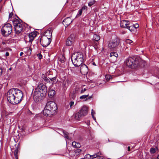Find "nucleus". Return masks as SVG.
Listing matches in <instances>:
<instances>
[{
	"label": "nucleus",
	"instance_id": "f257e3e1",
	"mask_svg": "<svg viewBox=\"0 0 159 159\" xmlns=\"http://www.w3.org/2000/svg\"><path fill=\"white\" fill-rule=\"evenodd\" d=\"M22 92L18 89H10L7 93V98L8 102L13 104H17L22 100Z\"/></svg>",
	"mask_w": 159,
	"mask_h": 159
},
{
	"label": "nucleus",
	"instance_id": "f03ea898",
	"mask_svg": "<svg viewBox=\"0 0 159 159\" xmlns=\"http://www.w3.org/2000/svg\"><path fill=\"white\" fill-rule=\"evenodd\" d=\"M47 88L43 83H39L33 92V98L36 102H38L41 98L46 95Z\"/></svg>",
	"mask_w": 159,
	"mask_h": 159
},
{
	"label": "nucleus",
	"instance_id": "7ed1b4c3",
	"mask_svg": "<svg viewBox=\"0 0 159 159\" xmlns=\"http://www.w3.org/2000/svg\"><path fill=\"white\" fill-rule=\"evenodd\" d=\"M57 109V105L54 102H48L43 110V114L46 116H51L55 115Z\"/></svg>",
	"mask_w": 159,
	"mask_h": 159
},
{
	"label": "nucleus",
	"instance_id": "20e7f679",
	"mask_svg": "<svg viewBox=\"0 0 159 159\" xmlns=\"http://www.w3.org/2000/svg\"><path fill=\"white\" fill-rule=\"evenodd\" d=\"M84 57L81 52H77L73 53L71 57L72 62L75 67L80 66L84 62Z\"/></svg>",
	"mask_w": 159,
	"mask_h": 159
},
{
	"label": "nucleus",
	"instance_id": "39448f33",
	"mask_svg": "<svg viewBox=\"0 0 159 159\" xmlns=\"http://www.w3.org/2000/svg\"><path fill=\"white\" fill-rule=\"evenodd\" d=\"M88 111V107L85 106H83L78 112L74 114V118L76 120H79L81 118L87 115Z\"/></svg>",
	"mask_w": 159,
	"mask_h": 159
},
{
	"label": "nucleus",
	"instance_id": "423d86ee",
	"mask_svg": "<svg viewBox=\"0 0 159 159\" xmlns=\"http://www.w3.org/2000/svg\"><path fill=\"white\" fill-rule=\"evenodd\" d=\"M2 35L4 36H8L11 33L12 27L11 24L8 23L3 26L1 30Z\"/></svg>",
	"mask_w": 159,
	"mask_h": 159
},
{
	"label": "nucleus",
	"instance_id": "0eeeda50",
	"mask_svg": "<svg viewBox=\"0 0 159 159\" xmlns=\"http://www.w3.org/2000/svg\"><path fill=\"white\" fill-rule=\"evenodd\" d=\"M13 23L14 26L16 33V34H20L22 30L23 27L22 24L17 19L13 20Z\"/></svg>",
	"mask_w": 159,
	"mask_h": 159
},
{
	"label": "nucleus",
	"instance_id": "6e6552de",
	"mask_svg": "<svg viewBox=\"0 0 159 159\" xmlns=\"http://www.w3.org/2000/svg\"><path fill=\"white\" fill-rule=\"evenodd\" d=\"M126 63L127 66L129 67H132V66H134V67L135 66H134L137 65L138 63L136 60V58L135 57H130L128 58L126 60Z\"/></svg>",
	"mask_w": 159,
	"mask_h": 159
},
{
	"label": "nucleus",
	"instance_id": "1a4fd4ad",
	"mask_svg": "<svg viewBox=\"0 0 159 159\" xmlns=\"http://www.w3.org/2000/svg\"><path fill=\"white\" fill-rule=\"evenodd\" d=\"M119 43V40L117 39L110 40L108 43V47L109 48L114 50L117 47Z\"/></svg>",
	"mask_w": 159,
	"mask_h": 159
},
{
	"label": "nucleus",
	"instance_id": "9d476101",
	"mask_svg": "<svg viewBox=\"0 0 159 159\" xmlns=\"http://www.w3.org/2000/svg\"><path fill=\"white\" fill-rule=\"evenodd\" d=\"M51 41V39H49L46 37H42L40 40V42L43 47L48 46Z\"/></svg>",
	"mask_w": 159,
	"mask_h": 159
},
{
	"label": "nucleus",
	"instance_id": "9b49d317",
	"mask_svg": "<svg viewBox=\"0 0 159 159\" xmlns=\"http://www.w3.org/2000/svg\"><path fill=\"white\" fill-rule=\"evenodd\" d=\"M80 66V72L83 75H86L88 72V69L87 66L84 64H82Z\"/></svg>",
	"mask_w": 159,
	"mask_h": 159
},
{
	"label": "nucleus",
	"instance_id": "f8f14e48",
	"mask_svg": "<svg viewBox=\"0 0 159 159\" xmlns=\"http://www.w3.org/2000/svg\"><path fill=\"white\" fill-rule=\"evenodd\" d=\"M75 41V38L74 35H71L67 39L66 41V45L67 46H70Z\"/></svg>",
	"mask_w": 159,
	"mask_h": 159
},
{
	"label": "nucleus",
	"instance_id": "ddd939ff",
	"mask_svg": "<svg viewBox=\"0 0 159 159\" xmlns=\"http://www.w3.org/2000/svg\"><path fill=\"white\" fill-rule=\"evenodd\" d=\"M101 154V152H100L95 153L93 155H91L90 154H87L84 156L85 159H93L99 156Z\"/></svg>",
	"mask_w": 159,
	"mask_h": 159
},
{
	"label": "nucleus",
	"instance_id": "4468645a",
	"mask_svg": "<svg viewBox=\"0 0 159 159\" xmlns=\"http://www.w3.org/2000/svg\"><path fill=\"white\" fill-rule=\"evenodd\" d=\"M52 29L51 28H49L45 32L43 36L42 37H46L49 39H51L52 36Z\"/></svg>",
	"mask_w": 159,
	"mask_h": 159
},
{
	"label": "nucleus",
	"instance_id": "2eb2a0df",
	"mask_svg": "<svg viewBox=\"0 0 159 159\" xmlns=\"http://www.w3.org/2000/svg\"><path fill=\"white\" fill-rule=\"evenodd\" d=\"M129 25V22L126 20H123L120 22V26L122 28H127Z\"/></svg>",
	"mask_w": 159,
	"mask_h": 159
},
{
	"label": "nucleus",
	"instance_id": "dca6fc26",
	"mask_svg": "<svg viewBox=\"0 0 159 159\" xmlns=\"http://www.w3.org/2000/svg\"><path fill=\"white\" fill-rule=\"evenodd\" d=\"M37 35L36 32H33L30 33L28 35L29 39V42L31 43L32 41L33 40L34 38Z\"/></svg>",
	"mask_w": 159,
	"mask_h": 159
},
{
	"label": "nucleus",
	"instance_id": "f3484780",
	"mask_svg": "<svg viewBox=\"0 0 159 159\" xmlns=\"http://www.w3.org/2000/svg\"><path fill=\"white\" fill-rule=\"evenodd\" d=\"M73 20L71 19L70 17H68L65 19L63 21V23L67 26H68L71 23Z\"/></svg>",
	"mask_w": 159,
	"mask_h": 159
},
{
	"label": "nucleus",
	"instance_id": "a211bd4d",
	"mask_svg": "<svg viewBox=\"0 0 159 159\" xmlns=\"http://www.w3.org/2000/svg\"><path fill=\"white\" fill-rule=\"evenodd\" d=\"M72 145L74 148H79L80 147V144L79 143H77L75 142H72Z\"/></svg>",
	"mask_w": 159,
	"mask_h": 159
},
{
	"label": "nucleus",
	"instance_id": "6ab92c4d",
	"mask_svg": "<svg viewBox=\"0 0 159 159\" xmlns=\"http://www.w3.org/2000/svg\"><path fill=\"white\" fill-rule=\"evenodd\" d=\"M93 39L94 40L98 41L100 39V37L99 35L95 34L93 36Z\"/></svg>",
	"mask_w": 159,
	"mask_h": 159
},
{
	"label": "nucleus",
	"instance_id": "aec40b11",
	"mask_svg": "<svg viewBox=\"0 0 159 159\" xmlns=\"http://www.w3.org/2000/svg\"><path fill=\"white\" fill-rule=\"evenodd\" d=\"M55 94V91L54 90H51L48 92V95L51 97H52Z\"/></svg>",
	"mask_w": 159,
	"mask_h": 159
},
{
	"label": "nucleus",
	"instance_id": "412c9836",
	"mask_svg": "<svg viewBox=\"0 0 159 159\" xmlns=\"http://www.w3.org/2000/svg\"><path fill=\"white\" fill-rule=\"evenodd\" d=\"M43 79L45 80L46 82L48 83H50L51 81L52 80V79H53V78L52 79H50L46 77H45V76H44L42 77Z\"/></svg>",
	"mask_w": 159,
	"mask_h": 159
},
{
	"label": "nucleus",
	"instance_id": "4be33fe9",
	"mask_svg": "<svg viewBox=\"0 0 159 159\" xmlns=\"http://www.w3.org/2000/svg\"><path fill=\"white\" fill-rule=\"evenodd\" d=\"M18 150L17 148L14 151V156L16 159H18Z\"/></svg>",
	"mask_w": 159,
	"mask_h": 159
},
{
	"label": "nucleus",
	"instance_id": "5701e85b",
	"mask_svg": "<svg viewBox=\"0 0 159 159\" xmlns=\"http://www.w3.org/2000/svg\"><path fill=\"white\" fill-rule=\"evenodd\" d=\"M110 57L114 56L116 57H118V54L117 53L115 52H112L110 54Z\"/></svg>",
	"mask_w": 159,
	"mask_h": 159
},
{
	"label": "nucleus",
	"instance_id": "b1692460",
	"mask_svg": "<svg viewBox=\"0 0 159 159\" xmlns=\"http://www.w3.org/2000/svg\"><path fill=\"white\" fill-rule=\"evenodd\" d=\"M128 28L130 31L132 32L135 30L134 27L133 25L129 26L128 25Z\"/></svg>",
	"mask_w": 159,
	"mask_h": 159
},
{
	"label": "nucleus",
	"instance_id": "393cba45",
	"mask_svg": "<svg viewBox=\"0 0 159 159\" xmlns=\"http://www.w3.org/2000/svg\"><path fill=\"white\" fill-rule=\"evenodd\" d=\"M95 1L94 0H91L88 3V6L89 7L93 5L95 3Z\"/></svg>",
	"mask_w": 159,
	"mask_h": 159
},
{
	"label": "nucleus",
	"instance_id": "a878e982",
	"mask_svg": "<svg viewBox=\"0 0 159 159\" xmlns=\"http://www.w3.org/2000/svg\"><path fill=\"white\" fill-rule=\"evenodd\" d=\"M81 151V150L80 149H77L75 151V154L76 156H78L79 155L80 152Z\"/></svg>",
	"mask_w": 159,
	"mask_h": 159
},
{
	"label": "nucleus",
	"instance_id": "bb28decb",
	"mask_svg": "<svg viewBox=\"0 0 159 159\" xmlns=\"http://www.w3.org/2000/svg\"><path fill=\"white\" fill-rule=\"evenodd\" d=\"M105 78L107 81H109L110 79L112 78L111 76L109 75H106L105 76Z\"/></svg>",
	"mask_w": 159,
	"mask_h": 159
},
{
	"label": "nucleus",
	"instance_id": "cd10ccee",
	"mask_svg": "<svg viewBox=\"0 0 159 159\" xmlns=\"http://www.w3.org/2000/svg\"><path fill=\"white\" fill-rule=\"evenodd\" d=\"M83 11H82V10H81L80 9L78 11V13L77 14L76 16V17H78L80 16H81L82 14Z\"/></svg>",
	"mask_w": 159,
	"mask_h": 159
},
{
	"label": "nucleus",
	"instance_id": "c85d7f7f",
	"mask_svg": "<svg viewBox=\"0 0 159 159\" xmlns=\"http://www.w3.org/2000/svg\"><path fill=\"white\" fill-rule=\"evenodd\" d=\"M89 94L88 95H84L81 96L80 98L81 99L87 98L88 97Z\"/></svg>",
	"mask_w": 159,
	"mask_h": 159
},
{
	"label": "nucleus",
	"instance_id": "c756f323",
	"mask_svg": "<svg viewBox=\"0 0 159 159\" xmlns=\"http://www.w3.org/2000/svg\"><path fill=\"white\" fill-rule=\"evenodd\" d=\"M65 60V57L64 56H62L61 58L60 59L59 61L61 62L62 63H64Z\"/></svg>",
	"mask_w": 159,
	"mask_h": 159
},
{
	"label": "nucleus",
	"instance_id": "7c9ffc66",
	"mask_svg": "<svg viewBox=\"0 0 159 159\" xmlns=\"http://www.w3.org/2000/svg\"><path fill=\"white\" fill-rule=\"evenodd\" d=\"M125 42L127 43L130 44L133 43V41L131 40L127 39L125 40Z\"/></svg>",
	"mask_w": 159,
	"mask_h": 159
},
{
	"label": "nucleus",
	"instance_id": "2f4dec72",
	"mask_svg": "<svg viewBox=\"0 0 159 159\" xmlns=\"http://www.w3.org/2000/svg\"><path fill=\"white\" fill-rule=\"evenodd\" d=\"M65 138L69 139V137L68 136V133L66 132H63Z\"/></svg>",
	"mask_w": 159,
	"mask_h": 159
},
{
	"label": "nucleus",
	"instance_id": "473e14b6",
	"mask_svg": "<svg viewBox=\"0 0 159 159\" xmlns=\"http://www.w3.org/2000/svg\"><path fill=\"white\" fill-rule=\"evenodd\" d=\"M150 151L151 153H153L155 152L156 151L154 148H152L150 149Z\"/></svg>",
	"mask_w": 159,
	"mask_h": 159
},
{
	"label": "nucleus",
	"instance_id": "72a5a7b5",
	"mask_svg": "<svg viewBox=\"0 0 159 159\" xmlns=\"http://www.w3.org/2000/svg\"><path fill=\"white\" fill-rule=\"evenodd\" d=\"M91 115H92L93 118V119L94 120H96V118L94 117V116L93 115L94 114H95V113L94 112H93V109L92 110V111H91Z\"/></svg>",
	"mask_w": 159,
	"mask_h": 159
},
{
	"label": "nucleus",
	"instance_id": "f704fd0d",
	"mask_svg": "<svg viewBox=\"0 0 159 159\" xmlns=\"http://www.w3.org/2000/svg\"><path fill=\"white\" fill-rule=\"evenodd\" d=\"M74 102L73 101H71L69 103V105L70 106V108H72L73 107L74 105Z\"/></svg>",
	"mask_w": 159,
	"mask_h": 159
},
{
	"label": "nucleus",
	"instance_id": "c9c22d12",
	"mask_svg": "<svg viewBox=\"0 0 159 159\" xmlns=\"http://www.w3.org/2000/svg\"><path fill=\"white\" fill-rule=\"evenodd\" d=\"M133 25L134 27L135 30L136 28H138L139 26V24L137 23L135 24V25Z\"/></svg>",
	"mask_w": 159,
	"mask_h": 159
},
{
	"label": "nucleus",
	"instance_id": "e433bc0d",
	"mask_svg": "<svg viewBox=\"0 0 159 159\" xmlns=\"http://www.w3.org/2000/svg\"><path fill=\"white\" fill-rule=\"evenodd\" d=\"M25 49H26L27 50H28V52L30 54V53L31 52V49L30 48H25Z\"/></svg>",
	"mask_w": 159,
	"mask_h": 159
},
{
	"label": "nucleus",
	"instance_id": "4c0bfd02",
	"mask_svg": "<svg viewBox=\"0 0 159 159\" xmlns=\"http://www.w3.org/2000/svg\"><path fill=\"white\" fill-rule=\"evenodd\" d=\"M101 155L102 154L98 157H96L97 158V159H105L102 156H101Z\"/></svg>",
	"mask_w": 159,
	"mask_h": 159
},
{
	"label": "nucleus",
	"instance_id": "58836bf2",
	"mask_svg": "<svg viewBox=\"0 0 159 159\" xmlns=\"http://www.w3.org/2000/svg\"><path fill=\"white\" fill-rule=\"evenodd\" d=\"M87 9V7L85 6H84L82 8L81 10L83 11V10H86Z\"/></svg>",
	"mask_w": 159,
	"mask_h": 159
},
{
	"label": "nucleus",
	"instance_id": "ea45409f",
	"mask_svg": "<svg viewBox=\"0 0 159 159\" xmlns=\"http://www.w3.org/2000/svg\"><path fill=\"white\" fill-rule=\"evenodd\" d=\"M86 90V89L84 88V89H82L81 90V91H80V93H83Z\"/></svg>",
	"mask_w": 159,
	"mask_h": 159
},
{
	"label": "nucleus",
	"instance_id": "a19ab883",
	"mask_svg": "<svg viewBox=\"0 0 159 159\" xmlns=\"http://www.w3.org/2000/svg\"><path fill=\"white\" fill-rule=\"evenodd\" d=\"M13 15V13H10L9 14V19H10L11 18V17H12V16Z\"/></svg>",
	"mask_w": 159,
	"mask_h": 159
},
{
	"label": "nucleus",
	"instance_id": "79ce46f5",
	"mask_svg": "<svg viewBox=\"0 0 159 159\" xmlns=\"http://www.w3.org/2000/svg\"><path fill=\"white\" fill-rule=\"evenodd\" d=\"M2 70L1 68L0 67V76L2 75Z\"/></svg>",
	"mask_w": 159,
	"mask_h": 159
},
{
	"label": "nucleus",
	"instance_id": "37998d69",
	"mask_svg": "<svg viewBox=\"0 0 159 159\" xmlns=\"http://www.w3.org/2000/svg\"><path fill=\"white\" fill-rule=\"evenodd\" d=\"M38 56L39 59H41L42 58V55L40 54H38Z\"/></svg>",
	"mask_w": 159,
	"mask_h": 159
},
{
	"label": "nucleus",
	"instance_id": "c03bdc74",
	"mask_svg": "<svg viewBox=\"0 0 159 159\" xmlns=\"http://www.w3.org/2000/svg\"><path fill=\"white\" fill-rule=\"evenodd\" d=\"M9 53L8 52H6L5 54V56L6 57H8L9 56Z\"/></svg>",
	"mask_w": 159,
	"mask_h": 159
},
{
	"label": "nucleus",
	"instance_id": "a18cd8bd",
	"mask_svg": "<svg viewBox=\"0 0 159 159\" xmlns=\"http://www.w3.org/2000/svg\"><path fill=\"white\" fill-rule=\"evenodd\" d=\"M75 96H76V94H74L73 95V97H72V98H75Z\"/></svg>",
	"mask_w": 159,
	"mask_h": 159
},
{
	"label": "nucleus",
	"instance_id": "49530a36",
	"mask_svg": "<svg viewBox=\"0 0 159 159\" xmlns=\"http://www.w3.org/2000/svg\"><path fill=\"white\" fill-rule=\"evenodd\" d=\"M128 151H130V147H128Z\"/></svg>",
	"mask_w": 159,
	"mask_h": 159
},
{
	"label": "nucleus",
	"instance_id": "de8ad7c7",
	"mask_svg": "<svg viewBox=\"0 0 159 159\" xmlns=\"http://www.w3.org/2000/svg\"><path fill=\"white\" fill-rule=\"evenodd\" d=\"M2 44L3 45H4L5 44H6V42H2Z\"/></svg>",
	"mask_w": 159,
	"mask_h": 159
},
{
	"label": "nucleus",
	"instance_id": "09e8293b",
	"mask_svg": "<svg viewBox=\"0 0 159 159\" xmlns=\"http://www.w3.org/2000/svg\"><path fill=\"white\" fill-rule=\"evenodd\" d=\"M23 53L22 52H21L20 53V56H22V54H23Z\"/></svg>",
	"mask_w": 159,
	"mask_h": 159
},
{
	"label": "nucleus",
	"instance_id": "8fccbe9b",
	"mask_svg": "<svg viewBox=\"0 0 159 159\" xmlns=\"http://www.w3.org/2000/svg\"><path fill=\"white\" fill-rule=\"evenodd\" d=\"M92 98V96H90L88 98H87L86 100L91 98Z\"/></svg>",
	"mask_w": 159,
	"mask_h": 159
},
{
	"label": "nucleus",
	"instance_id": "3c124183",
	"mask_svg": "<svg viewBox=\"0 0 159 159\" xmlns=\"http://www.w3.org/2000/svg\"><path fill=\"white\" fill-rule=\"evenodd\" d=\"M93 65L94 66H96V64L95 62H93Z\"/></svg>",
	"mask_w": 159,
	"mask_h": 159
},
{
	"label": "nucleus",
	"instance_id": "603ef678",
	"mask_svg": "<svg viewBox=\"0 0 159 159\" xmlns=\"http://www.w3.org/2000/svg\"><path fill=\"white\" fill-rule=\"evenodd\" d=\"M157 159H159V155L157 157Z\"/></svg>",
	"mask_w": 159,
	"mask_h": 159
},
{
	"label": "nucleus",
	"instance_id": "864d4df0",
	"mask_svg": "<svg viewBox=\"0 0 159 159\" xmlns=\"http://www.w3.org/2000/svg\"><path fill=\"white\" fill-rule=\"evenodd\" d=\"M152 159H156L155 158H152Z\"/></svg>",
	"mask_w": 159,
	"mask_h": 159
},
{
	"label": "nucleus",
	"instance_id": "5fc2aeb1",
	"mask_svg": "<svg viewBox=\"0 0 159 159\" xmlns=\"http://www.w3.org/2000/svg\"><path fill=\"white\" fill-rule=\"evenodd\" d=\"M11 68L9 69L10 70H11Z\"/></svg>",
	"mask_w": 159,
	"mask_h": 159
},
{
	"label": "nucleus",
	"instance_id": "6e6d98bb",
	"mask_svg": "<svg viewBox=\"0 0 159 159\" xmlns=\"http://www.w3.org/2000/svg\"><path fill=\"white\" fill-rule=\"evenodd\" d=\"M2 1V0H0V2Z\"/></svg>",
	"mask_w": 159,
	"mask_h": 159
}]
</instances>
